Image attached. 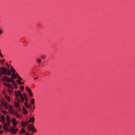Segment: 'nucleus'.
I'll use <instances>...</instances> for the list:
<instances>
[{
	"label": "nucleus",
	"instance_id": "obj_1",
	"mask_svg": "<svg viewBox=\"0 0 135 135\" xmlns=\"http://www.w3.org/2000/svg\"><path fill=\"white\" fill-rule=\"evenodd\" d=\"M14 94L15 95V98L14 102V105L16 107H18L19 105V103L20 101L19 100L18 97H20V99L21 102H23L24 98L20 91H15Z\"/></svg>",
	"mask_w": 135,
	"mask_h": 135
},
{
	"label": "nucleus",
	"instance_id": "obj_2",
	"mask_svg": "<svg viewBox=\"0 0 135 135\" xmlns=\"http://www.w3.org/2000/svg\"><path fill=\"white\" fill-rule=\"evenodd\" d=\"M0 73L3 75L7 74L10 75H11V72L10 70H7L5 68L2 67L0 68Z\"/></svg>",
	"mask_w": 135,
	"mask_h": 135
},
{
	"label": "nucleus",
	"instance_id": "obj_3",
	"mask_svg": "<svg viewBox=\"0 0 135 135\" xmlns=\"http://www.w3.org/2000/svg\"><path fill=\"white\" fill-rule=\"evenodd\" d=\"M13 78H7L6 76H3L2 78V80L4 81H10L14 84L15 88L16 89L17 87V85L15 84V81L13 80V78H15L16 76H13Z\"/></svg>",
	"mask_w": 135,
	"mask_h": 135
},
{
	"label": "nucleus",
	"instance_id": "obj_4",
	"mask_svg": "<svg viewBox=\"0 0 135 135\" xmlns=\"http://www.w3.org/2000/svg\"><path fill=\"white\" fill-rule=\"evenodd\" d=\"M18 131V129L17 127L15 126H13L10 128L9 131L12 134H15Z\"/></svg>",
	"mask_w": 135,
	"mask_h": 135
},
{
	"label": "nucleus",
	"instance_id": "obj_5",
	"mask_svg": "<svg viewBox=\"0 0 135 135\" xmlns=\"http://www.w3.org/2000/svg\"><path fill=\"white\" fill-rule=\"evenodd\" d=\"M11 76H19L18 73L16 72V71L11 66Z\"/></svg>",
	"mask_w": 135,
	"mask_h": 135
},
{
	"label": "nucleus",
	"instance_id": "obj_6",
	"mask_svg": "<svg viewBox=\"0 0 135 135\" xmlns=\"http://www.w3.org/2000/svg\"><path fill=\"white\" fill-rule=\"evenodd\" d=\"M28 129L29 131H31L33 133L36 132V130L34 127L31 124H28Z\"/></svg>",
	"mask_w": 135,
	"mask_h": 135
},
{
	"label": "nucleus",
	"instance_id": "obj_7",
	"mask_svg": "<svg viewBox=\"0 0 135 135\" xmlns=\"http://www.w3.org/2000/svg\"><path fill=\"white\" fill-rule=\"evenodd\" d=\"M8 109H9V112L12 115L15 114L16 111H15L13 106L12 105L10 106Z\"/></svg>",
	"mask_w": 135,
	"mask_h": 135
},
{
	"label": "nucleus",
	"instance_id": "obj_8",
	"mask_svg": "<svg viewBox=\"0 0 135 135\" xmlns=\"http://www.w3.org/2000/svg\"><path fill=\"white\" fill-rule=\"evenodd\" d=\"M9 124L7 123H4L3 126V129L6 132H9Z\"/></svg>",
	"mask_w": 135,
	"mask_h": 135
},
{
	"label": "nucleus",
	"instance_id": "obj_9",
	"mask_svg": "<svg viewBox=\"0 0 135 135\" xmlns=\"http://www.w3.org/2000/svg\"><path fill=\"white\" fill-rule=\"evenodd\" d=\"M2 103L6 109H8L10 106L6 102L3 101L2 102Z\"/></svg>",
	"mask_w": 135,
	"mask_h": 135
},
{
	"label": "nucleus",
	"instance_id": "obj_10",
	"mask_svg": "<svg viewBox=\"0 0 135 135\" xmlns=\"http://www.w3.org/2000/svg\"><path fill=\"white\" fill-rule=\"evenodd\" d=\"M11 122L12 123L13 125L14 126H15L18 123V122L16 121V119L15 118H13L12 119Z\"/></svg>",
	"mask_w": 135,
	"mask_h": 135
},
{
	"label": "nucleus",
	"instance_id": "obj_11",
	"mask_svg": "<svg viewBox=\"0 0 135 135\" xmlns=\"http://www.w3.org/2000/svg\"><path fill=\"white\" fill-rule=\"evenodd\" d=\"M21 124L22 126L24 128L26 126L28 125L29 124L28 122H26L24 121H22L21 122Z\"/></svg>",
	"mask_w": 135,
	"mask_h": 135
},
{
	"label": "nucleus",
	"instance_id": "obj_12",
	"mask_svg": "<svg viewBox=\"0 0 135 135\" xmlns=\"http://www.w3.org/2000/svg\"><path fill=\"white\" fill-rule=\"evenodd\" d=\"M35 121V119L34 117H32L29 118L28 122L30 123H33Z\"/></svg>",
	"mask_w": 135,
	"mask_h": 135
},
{
	"label": "nucleus",
	"instance_id": "obj_13",
	"mask_svg": "<svg viewBox=\"0 0 135 135\" xmlns=\"http://www.w3.org/2000/svg\"><path fill=\"white\" fill-rule=\"evenodd\" d=\"M0 122H1L2 123H4L5 122V118L3 115H2L0 118Z\"/></svg>",
	"mask_w": 135,
	"mask_h": 135
},
{
	"label": "nucleus",
	"instance_id": "obj_14",
	"mask_svg": "<svg viewBox=\"0 0 135 135\" xmlns=\"http://www.w3.org/2000/svg\"><path fill=\"white\" fill-rule=\"evenodd\" d=\"M18 80H17V83L19 84H22V82L21 81L22 80V78L20 77V76H17Z\"/></svg>",
	"mask_w": 135,
	"mask_h": 135
},
{
	"label": "nucleus",
	"instance_id": "obj_15",
	"mask_svg": "<svg viewBox=\"0 0 135 135\" xmlns=\"http://www.w3.org/2000/svg\"><path fill=\"white\" fill-rule=\"evenodd\" d=\"M5 98L8 102H10L11 101V99L10 97L8 96L7 95H5Z\"/></svg>",
	"mask_w": 135,
	"mask_h": 135
},
{
	"label": "nucleus",
	"instance_id": "obj_16",
	"mask_svg": "<svg viewBox=\"0 0 135 135\" xmlns=\"http://www.w3.org/2000/svg\"><path fill=\"white\" fill-rule=\"evenodd\" d=\"M4 84L6 86H7V87L9 88H10L11 89H13V87L8 83H4Z\"/></svg>",
	"mask_w": 135,
	"mask_h": 135
},
{
	"label": "nucleus",
	"instance_id": "obj_17",
	"mask_svg": "<svg viewBox=\"0 0 135 135\" xmlns=\"http://www.w3.org/2000/svg\"><path fill=\"white\" fill-rule=\"evenodd\" d=\"M6 119L8 124H9L11 122V120L9 117L8 115H6Z\"/></svg>",
	"mask_w": 135,
	"mask_h": 135
},
{
	"label": "nucleus",
	"instance_id": "obj_18",
	"mask_svg": "<svg viewBox=\"0 0 135 135\" xmlns=\"http://www.w3.org/2000/svg\"><path fill=\"white\" fill-rule=\"evenodd\" d=\"M23 111L24 114H27L28 112L24 107H23Z\"/></svg>",
	"mask_w": 135,
	"mask_h": 135
},
{
	"label": "nucleus",
	"instance_id": "obj_19",
	"mask_svg": "<svg viewBox=\"0 0 135 135\" xmlns=\"http://www.w3.org/2000/svg\"><path fill=\"white\" fill-rule=\"evenodd\" d=\"M15 114L14 115H15L16 117L17 118H19L20 117V115L17 112H15Z\"/></svg>",
	"mask_w": 135,
	"mask_h": 135
},
{
	"label": "nucleus",
	"instance_id": "obj_20",
	"mask_svg": "<svg viewBox=\"0 0 135 135\" xmlns=\"http://www.w3.org/2000/svg\"><path fill=\"white\" fill-rule=\"evenodd\" d=\"M28 94L30 97H32L33 96L31 90H29L28 91Z\"/></svg>",
	"mask_w": 135,
	"mask_h": 135
},
{
	"label": "nucleus",
	"instance_id": "obj_21",
	"mask_svg": "<svg viewBox=\"0 0 135 135\" xmlns=\"http://www.w3.org/2000/svg\"><path fill=\"white\" fill-rule=\"evenodd\" d=\"M25 106L27 108H29V107L28 105V104L27 102H25Z\"/></svg>",
	"mask_w": 135,
	"mask_h": 135
},
{
	"label": "nucleus",
	"instance_id": "obj_22",
	"mask_svg": "<svg viewBox=\"0 0 135 135\" xmlns=\"http://www.w3.org/2000/svg\"><path fill=\"white\" fill-rule=\"evenodd\" d=\"M31 104H33L35 103L34 99L33 98L31 100Z\"/></svg>",
	"mask_w": 135,
	"mask_h": 135
},
{
	"label": "nucleus",
	"instance_id": "obj_23",
	"mask_svg": "<svg viewBox=\"0 0 135 135\" xmlns=\"http://www.w3.org/2000/svg\"><path fill=\"white\" fill-rule=\"evenodd\" d=\"M1 112L3 114H6L7 112L5 110H1Z\"/></svg>",
	"mask_w": 135,
	"mask_h": 135
},
{
	"label": "nucleus",
	"instance_id": "obj_24",
	"mask_svg": "<svg viewBox=\"0 0 135 135\" xmlns=\"http://www.w3.org/2000/svg\"><path fill=\"white\" fill-rule=\"evenodd\" d=\"M12 89H9L8 90V92H9V93L10 94H12Z\"/></svg>",
	"mask_w": 135,
	"mask_h": 135
},
{
	"label": "nucleus",
	"instance_id": "obj_25",
	"mask_svg": "<svg viewBox=\"0 0 135 135\" xmlns=\"http://www.w3.org/2000/svg\"><path fill=\"white\" fill-rule=\"evenodd\" d=\"M26 132L25 131L23 128L22 129H21V133H25Z\"/></svg>",
	"mask_w": 135,
	"mask_h": 135
},
{
	"label": "nucleus",
	"instance_id": "obj_26",
	"mask_svg": "<svg viewBox=\"0 0 135 135\" xmlns=\"http://www.w3.org/2000/svg\"><path fill=\"white\" fill-rule=\"evenodd\" d=\"M25 89L26 90H27L28 91L31 90V89H30L27 86L25 87Z\"/></svg>",
	"mask_w": 135,
	"mask_h": 135
},
{
	"label": "nucleus",
	"instance_id": "obj_27",
	"mask_svg": "<svg viewBox=\"0 0 135 135\" xmlns=\"http://www.w3.org/2000/svg\"><path fill=\"white\" fill-rule=\"evenodd\" d=\"M36 60L39 63H41V60L40 59H37Z\"/></svg>",
	"mask_w": 135,
	"mask_h": 135
},
{
	"label": "nucleus",
	"instance_id": "obj_28",
	"mask_svg": "<svg viewBox=\"0 0 135 135\" xmlns=\"http://www.w3.org/2000/svg\"><path fill=\"white\" fill-rule=\"evenodd\" d=\"M23 96L25 97V100H26V101H27V98L26 96V94H23Z\"/></svg>",
	"mask_w": 135,
	"mask_h": 135
},
{
	"label": "nucleus",
	"instance_id": "obj_29",
	"mask_svg": "<svg viewBox=\"0 0 135 135\" xmlns=\"http://www.w3.org/2000/svg\"><path fill=\"white\" fill-rule=\"evenodd\" d=\"M17 109H18V111H21V109H20V105H19V107H16Z\"/></svg>",
	"mask_w": 135,
	"mask_h": 135
},
{
	"label": "nucleus",
	"instance_id": "obj_30",
	"mask_svg": "<svg viewBox=\"0 0 135 135\" xmlns=\"http://www.w3.org/2000/svg\"><path fill=\"white\" fill-rule=\"evenodd\" d=\"M3 33V30L2 29H0V34H1Z\"/></svg>",
	"mask_w": 135,
	"mask_h": 135
},
{
	"label": "nucleus",
	"instance_id": "obj_31",
	"mask_svg": "<svg viewBox=\"0 0 135 135\" xmlns=\"http://www.w3.org/2000/svg\"><path fill=\"white\" fill-rule=\"evenodd\" d=\"M21 90H23L24 89V87L23 86H21Z\"/></svg>",
	"mask_w": 135,
	"mask_h": 135
},
{
	"label": "nucleus",
	"instance_id": "obj_32",
	"mask_svg": "<svg viewBox=\"0 0 135 135\" xmlns=\"http://www.w3.org/2000/svg\"><path fill=\"white\" fill-rule=\"evenodd\" d=\"M4 61L5 60L4 59H3L1 61V62H2L3 63Z\"/></svg>",
	"mask_w": 135,
	"mask_h": 135
},
{
	"label": "nucleus",
	"instance_id": "obj_33",
	"mask_svg": "<svg viewBox=\"0 0 135 135\" xmlns=\"http://www.w3.org/2000/svg\"><path fill=\"white\" fill-rule=\"evenodd\" d=\"M3 133V131L2 130L0 131V134H2Z\"/></svg>",
	"mask_w": 135,
	"mask_h": 135
},
{
	"label": "nucleus",
	"instance_id": "obj_34",
	"mask_svg": "<svg viewBox=\"0 0 135 135\" xmlns=\"http://www.w3.org/2000/svg\"><path fill=\"white\" fill-rule=\"evenodd\" d=\"M7 69H9V65H7Z\"/></svg>",
	"mask_w": 135,
	"mask_h": 135
},
{
	"label": "nucleus",
	"instance_id": "obj_35",
	"mask_svg": "<svg viewBox=\"0 0 135 135\" xmlns=\"http://www.w3.org/2000/svg\"><path fill=\"white\" fill-rule=\"evenodd\" d=\"M25 135H30L28 133H27Z\"/></svg>",
	"mask_w": 135,
	"mask_h": 135
},
{
	"label": "nucleus",
	"instance_id": "obj_36",
	"mask_svg": "<svg viewBox=\"0 0 135 135\" xmlns=\"http://www.w3.org/2000/svg\"><path fill=\"white\" fill-rule=\"evenodd\" d=\"M6 66H7V65H8V64H7V63H6Z\"/></svg>",
	"mask_w": 135,
	"mask_h": 135
},
{
	"label": "nucleus",
	"instance_id": "obj_37",
	"mask_svg": "<svg viewBox=\"0 0 135 135\" xmlns=\"http://www.w3.org/2000/svg\"><path fill=\"white\" fill-rule=\"evenodd\" d=\"M1 127H2L1 126V125H0V129L1 128Z\"/></svg>",
	"mask_w": 135,
	"mask_h": 135
},
{
	"label": "nucleus",
	"instance_id": "obj_38",
	"mask_svg": "<svg viewBox=\"0 0 135 135\" xmlns=\"http://www.w3.org/2000/svg\"><path fill=\"white\" fill-rule=\"evenodd\" d=\"M2 115L1 114H0V118H1V116H2Z\"/></svg>",
	"mask_w": 135,
	"mask_h": 135
},
{
	"label": "nucleus",
	"instance_id": "obj_39",
	"mask_svg": "<svg viewBox=\"0 0 135 135\" xmlns=\"http://www.w3.org/2000/svg\"><path fill=\"white\" fill-rule=\"evenodd\" d=\"M45 57L44 56H42V57Z\"/></svg>",
	"mask_w": 135,
	"mask_h": 135
},
{
	"label": "nucleus",
	"instance_id": "obj_40",
	"mask_svg": "<svg viewBox=\"0 0 135 135\" xmlns=\"http://www.w3.org/2000/svg\"><path fill=\"white\" fill-rule=\"evenodd\" d=\"M36 78H35V79H36Z\"/></svg>",
	"mask_w": 135,
	"mask_h": 135
},
{
	"label": "nucleus",
	"instance_id": "obj_41",
	"mask_svg": "<svg viewBox=\"0 0 135 135\" xmlns=\"http://www.w3.org/2000/svg\"><path fill=\"white\" fill-rule=\"evenodd\" d=\"M33 108H34V109H35V107H33Z\"/></svg>",
	"mask_w": 135,
	"mask_h": 135
}]
</instances>
